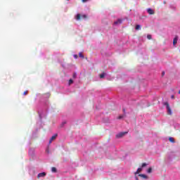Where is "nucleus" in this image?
Returning <instances> with one entry per match:
<instances>
[{
	"mask_svg": "<svg viewBox=\"0 0 180 180\" xmlns=\"http://www.w3.org/2000/svg\"><path fill=\"white\" fill-rule=\"evenodd\" d=\"M164 105L165 106H166L167 115H169L171 116L172 115V110L171 109V107H169V103H168V102H165Z\"/></svg>",
	"mask_w": 180,
	"mask_h": 180,
	"instance_id": "obj_1",
	"label": "nucleus"
},
{
	"mask_svg": "<svg viewBox=\"0 0 180 180\" xmlns=\"http://www.w3.org/2000/svg\"><path fill=\"white\" fill-rule=\"evenodd\" d=\"M125 134H127V132H120V134L116 135L117 139H120L123 137Z\"/></svg>",
	"mask_w": 180,
	"mask_h": 180,
	"instance_id": "obj_2",
	"label": "nucleus"
},
{
	"mask_svg": "<svg viewBox=\"0 0 180 180\" xmlns=\"http://www.w3.org/2000/svg\"><path fill=\"white\" fill-rule=\"evenodd\" d=\"M57 136L58 134H56L55 135H53L51 139L49 140V144H51V143L53 141V140H56V139H57Z\"/></svg>",
	"mask_w": 180,
	"mask_h": 180,
	"instance_id": "obj_3",
	"label": "nucleus"
},
{
	"mask_svg": "<svg viewBox=\"0 0 180 180\" xmlns=\"http://www.w3.org/2000/svg\"><path fill=\"white\" fill-rule=\"evenodd\" d=\"M178 43V36L176 35L173 39V46H175Z\"/></svg>",
	"mask_w": 180,
	"mask_h": 180,
	"instance_id": "obj_4",
	"label": "nucleus"
},
{
	"mask_svg": "<svg viewBox=\"0 0 180 180\" xmlns=\"http://www.w3.org/2000/svg\"><path fill=\"white\" fill-rule=\"evenodd\" d=\"M46 176V172H42V173H39L38 175H37V178H43Z\"/></svg>",
	"mask_w": 180,
	"mask_h": 180,
	"instance_id": "obj_5",
	"label": "nucleus"
},
{
	"mask_svg": "<svg viewBox=\"0 0 180 180\" xmlns=\"http://www.w3.org/2000/svg\"><path fill=\"white\" fill-rule=\"evenodd\" d=\"M147 12L149 15H154L155 13L154 10L151 8H148Z\"/></svg>",
	"mask_w": 180,
	"mask_h": 180,
	"instance_id": "obj_6",
	"label": "nucleus"
},
{
	"mask_svg": "<svg viewBox=\"0 0 180 180\" xmlns=\"http://www.w3.org/2000/svg\"><path fill=\"white\" fill-rule=\"evenodd\" d=\"M122 22H123L122 19H118L117 21L114 22V25H121Z\"/></svg>",
	"mask_w": 180,
	"mask_h": 180,
	"instance_id": "obj_7",
	"label": "nucleus"
},
{
	"mask_svg": "<svg viewBox=\"0 0 180 180\" xmlns=\"http://www.w3.org/2000/svg\"><path fill=\"white\" fill-rule=\"evenodd\" d=\"M139 176H141V178H143V179H148V176H147V175L146 174H139Z\"/></svg>",
	"mask_w": 180,
	"mask_h": 180,
	"instance_id": "obj_8",
	"label": "nucleus"
},
{
	"mask_svg": "<svg viewBox=\"0 0 180 180\" xmlns=\"http://www.w3.org/2000/svg\"><path fill=\"white\" fill-rule=\"evenodd\" d=\"M169 141H170V143H175V140L172 137L169 138Z\"/></svg>",
	"mask_w": 180,
	"mask_h": 180,
	"instance_id": "obj_9",
	"label": "nucleus"
},
{
	"mask_svg": "<svg viewBox=\"0 0 180 180\" xmlns=\"http://www.w3.org/2000/svg\"><path fill=\"white\" fill-rule=\"evenodd\" d=\"M148 174H151L153 172V169L151 167H149L147 171Z\"/></svg>",
	"mask_w": 180,
	"mask_h": 180,
	"instance_id": "obj_10",
	"label": "nucleus"
},
{
	"mask_svg": "<svg viewBox=\"0 0 180 180\" xmlns=\"http://www.w3.org/2000/svg\"><path fill=\"white\" fill-rule=\"evenodd\" d=\"M141 27V26H140V25H136L135 29H136V30H140Z\"/></svg>",
	"mask_w": 180,
	"mask_h": 180,
	"instance_id": "obj_11",
	"label": "nucleus"
},
{
	"mask_svg": "<svg viewBox=\"0 0 180 180\" xmlns=\"http://www.w3.org/2000/svg\"><path fill=\"white\" fill-rule=\"evenodd\" d=\"M76 19H77V20H79V19H81V14H77Z\"/></svg>",
	"mask_w": 180,
	"mask_h": 180,
	"instance_id": "obj_12",
	"label": "nucleus"
},
{
	"mask_svg": "<svg viewBox=\"0 0 180 180\" xmlns=\"http://www.w3.org/2000/svg\"><path fill=\"white\" fill-rule=\"evenodd\" d=\"M51 171L52 172H57V169L56 167H52Z\"/></svg>",
	"mask_w": 180,
	"mask_h": 180,
	"instance_id": "obj_13",
	"label": "nucleus"
},
{
	"mask_svg": "<svg viewBox=\"0 0 180 180\" xmlns=\"http://www.w3.org/2000/svg\"><path fill=\"white\" fill-rule=\"evenodd\" d=\"M146 167H147V163H143L141 165V168H144Z\"/></svg>",
	"mask_w": 180,
	"mask_h": 180,
	"instance_id": "obj_14",
	"label": "nucleus"
},
{
	"mask_svg": "<svg viewBox=\"0 0 180 180\" xmlns=\"http://www.w3.org/2000/svg\"><path fill=\"white\" fill-rule=\"evenodd\" d=\"M79 57H80L81 58H84V55L82 54V53H79Z\"/></svg>",
	"mask_w": 180,
	"mask_h": 180,
	"instance_id": "obj_15",
	"label": "nucleus"
},
{
	"mask_svg": "<svg viewBox=\"0 0 180 180\" xmlns=\"http://www.w3.org/2000/svg\"><path fill=\"white\" fill-rule=\"evenodd\" d=\"M100 78H105V73H102L101 75H100Z\"/></svg>",
	"mask_w": 180,
	"mask_h": 180,
	"instance_id": "obj_16",
	"label": "nucleus"
},
{
	"mask_svg": "<svg viewBox=\"0 0 180 180\" xmlns=\"http://www.w3.org/2000/svg\"><path fill=\"white\" fill-rule=\"evenodd\" d=\"M73 82H74V81H72V79H70L69 80V85H71V84H72Z\"/></svg>",
	"mask_w": 180,
	"mask_h": 180,
	"instance_id": "obj_17",
	"label": "nucleus"
},
{
	"mask_svg": "<svg viewBox=\"0 0 180 180\" xmlns=\"http://www.w3.org/2000/svg\"><path fill=\"white\" fill-rule=\"evenodd\" d=\"M124 117V115H120L117 117V119L120 120V119H123Z\"/></svg>",
	"mask_w": 180,
	"mask_h": 180,
	"instance_id": "obj_18",
	"label": "nucleus"
},
{
	"mask_svg": "<svg viewBox=\"0 0 180 180\" xmlns=\"http://www.w3.org/2000/svg\"><path fill=\"white\" fill-rule=\"evenodd\" d=\"M147 39H148V40H151V35L150 34L147 35Z\"/></svg>",
	"mask_w": 180,
	"mask_h": 180,
	"instance_id": "obj_19",
	"label": "nucleus"
},
{
	"mask_svg": "<svg viewBox=\"0 0 180 180\" xmlns=\"http://www.w3.org/2000/svg\"><path fill=\"white\" fill-rule=\"evenodd\" d=\"M139 172H141L143 171V168L142 167H139L137 169Z\"/></svg>",
	"mask_w": 180,
	"mask_h": 180,
	"instance_id": "obj_20",
	"label": "nucleus"
},
{
	"mask_svg": "<svg viewBox=\"0 0 180 180\" xmlns=\"http://www.w3.org/2000/svg\"><path fill=\"white\" fill-rule=\"evenodd\" d=\"M27 94H28V91H24L23 95H27Z\"/></svg>",
	"mask_w": 180,
	"mask_h": 180,
	"instance_id": "obj_21",
	"label": "nucleus"
},
{
	"mask_svg": "<svg viewBox=\"0 0 180 180\" xmlns=\"http://www.w3.org/2000/svg\"><path fill=\"white\" fill-rule=\"evenodd\" d=\"M136 175H137V174H140V172L136 170V172H135Z\"/></svg>",
	"mask_w": 180,
	"mask_h": 180,
	"instance_id": "obj_22",
	"label": "nucleus"
},
{
	"mask_svg": "<svg viewBox=\"0 0 180 180\" xmlns=\"http://www.w3.org/2000/svg\"><path fill=\"white\" fill-rule=\"evenodd\" d=\"M162 77H164V75H165V72H162Z\"/></svg>",
	"mask_w": 180,
	"mask_h": 180,
	"instance_id": "obj_23",
	"label": "nucleus"
},
{
	"mask_svg": "<svg viewBox=\"0 0 180 180\" xmlns=\"http://www.w3.org/2000/svg\"><path fill=\"white\" fill-rule=\"evenodd\" d=\"M74 57L75 58H78V55H75Z\"/></svg>",
	"mask_w": 180,
	"mask_h": 180,
	"instance_id": "obj_24",
	"label": "nucleus"
},
{
	"mask_svg": "<svg viewBox=\"0 0 180 180\" xmlns=\"http://www.w3.org/2000/svg\"><path fill=\"white\" fill-rule=\"evenodd\" d=\"M82 2H88V0H82Z\"/></svg>",
	"mask_w": 180,
	"mask_h": 180,
	"instance_id": "obj_25",
	"label": "nucleus"
},
{
	"mask_svg": "<svg viewBox=\"0 0 180 180\" xmlns=\"http://www.w3.org/2000/svg\"><path fill=\"white\" fill-rule=\"evenodd\" d=\"M73 77H74V78H75V77H77V74H74Z\"/></svg>",
	"mask_w": 180,
	"mask_h": 180,
	"instance_id": "obj_26",
	"label": "nucleus"
},
{
	"mask_svg": "<svg viewBox=\"0 0 180 180\" xmlns=\"http://www.w3.org/2000/svg\"><path fill=\"white\" fill-rule=\"evenodd\" d=\"M82 18H86V15H82Z\"/></svg>",
	"mask_w": 180,
	"mask_h": 180,
	"instance_id": "obj_27",
	"label": "nucleus"
},
{
	"mask_svg": "<svg viewBox=\"0 0 180 180\" xmlns=\"http://www.w3.org/2000/svg\"><path fill=\"white\" fill-rule=\"evenodd\" d=\"M123 112H124H124H126V110L124 108L123 109Z\"/></svg>",
	"mask_w": 180,
	"mask_h": 180,
	"instance_id": "obj_28",
	"label": "nucleus"
},
{
	"mask_svg": "<svg viewBox=\"0 0 180 180\" xmlns=\"http://www.w3.org/2000/svg\"><path fill=\"white\" fill-rule=\"evenodd\" d=\"M172 98H174V96H172Z\"/></svg>",
	"mask_w": 180,
	"mask_h": 180,
	"instance_id": "obj_29",
	"label": "nucleus"
}]
</instances>
